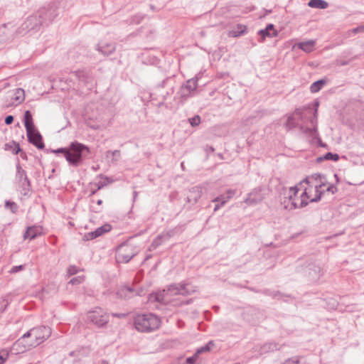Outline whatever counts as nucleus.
<instances>
[{
    "instance_id": "37",
    "label": "nucleus",
    "mask_w": 364,
    "mask_h": 364,
    "mask_svg": "<svg viewBox=\"0 0 364 364\" xmlns=\"http://www.w3.org/2000/svg\"><path fill=\"white\" fill-rule=\"evenodd\" d=\"M246 27L243 26H240L237 28V31H232L231 32V36L233 37H238L242 35L245 32Z\"/></svg>"
},
{
    "instance_id": "16",
    "label": "nucleus",
    "mask_w": 364,
    "mask_h": 364,
    "mask_svg": "<svg viewBox=\"0 0 364 364\" xmlns=\"http://www.w3.org/2000/svg\"><path fill=\"white\" fill-rule=\"evenodd\" d=\"M12 105H18L21 104L25 100L24 90L21 88H17L13 90L11 95Z\"/></svg>"
},
{
    "instance_id": "60",
    "label": "nucleus",
    "mask_w": 364,
    "mask_h": 364,
    "mask_svg": "<svg viewBox=\"0 0 364 364\" xmlns=\"http://www.w3.org/2000/svg\"><path fill=\"white\" fill-rule=\"evenodd\" d=\"M162 105H164V102H161L159 103V107H161Z\"/></svg>"
},
{
    "instance_id": "42",
    "label": "nucleus",
    "mask_w": 364,
    "mask_h": 364,
    "mask_svg": "<svg viewBox=\"0 0 364 364\" xmlns=\"http://www.w3.org/2000/svg\"><path fill=\"white\" fill-rule=\"evenodd\" d=\"M55 154L61 153L64 155L65 159L67 160V157H68L69 154V146L68 148H60L55 150L52 151Z\"/></svg>"
},
{
    "instance_id": "22",
    "label": "nucleus",
    "mask_w": 364,
    "mask_h": 364,
    "mask_svg": "<svg viewBox=\"0 0 364 364\" xmlns=\"http://www.w3.org/2000/svg\"><path fill=\"white\" fill-rule=\"evenodd\" d=\"M308 6L311 8L325 9L328 6V4L324 0H310Z\"/></svg>"
},
{
    "instance_id": "64",
    "label": "nucleus",
    "mask_w": 364,
    "mask_h": 364,
    "mask_svg": "<svg viewBox=\"0 0 364 364\" xmlns=\"http://www.w3.org/2000/svg\"><path fill=\"white\" fill-rule=\"evenodd\" d=\"M181 168H183V163H181Z\"/></svg>"
},
{
    "instance_id": "51",
    "label": "nucleus",
    "mask_w": 364,
    "mask_h": 364,
    "mask_svg": "<svg viewBox=\"0 0 364 364\" xmlns=\"http://www.w3.org/2000/svg\"><path fill=\"white\" fill-rule=\"evenodd\" d=\"M235 194V190H232V189H229L227 191V198L228 199H230Z\"/></svg>"
},
{
    "instance_id": "9",
    "label": "nucleus",
    "mask_w": 364,
    "mask_h": 364,
    "mask_svg": "<svg viewBox=\"0 0 364 364\" xmlns=\"http://www.w3.org/2000/svg\"><path fill=\"white\" fill-rule=\"evenodd\" d=\"M267 193V190L264 187L255 188L247 195L245 203L248 205H255L265 198Z\"/></svg>"
},
{
    "instance_id": "57",
    "label": "nucleus",
    "mask_w": 364,
    "mask_h": 364,
    "mask_svg": "<svg viewBox=\"0 0 364 364\" xmlns=\"http://www.w3.org/2000/svg\"><path fill=\"white\" fill-rule=\"evenodd\" d=\"M164 83H165V80H164V81L161 82V84L159 85H158V87H157V88L163 87H164Z\"/></svg>"
},
{
    "instance_id": "27",
    "label": "nucleus",
    "mask_w": 364,
    "mask_h": 364,
    "mask_svg": "<svg viewBox=\"0 0 364 364\" xmlns=\"http://www.w3.org/2000/svg\"><path fill=\"white\" fill-rule=\"evenodd\" d=\"M117 294L120 297H123L124 299H129L133 296L134 291L131 287H124L122 288Z\"/></svg>"
},
{
    "instance_id": "18",
    "label": "nucleus",
    "mask_w": 364,
    "mask_h": 364,
    "mask_svg": "<svg viewBox=\"0 0 364 364\" xmlns=\"http://www.w3.org/2000/svg\"><path fill=\"white\" fill-rule=\"evenodd\" d=\"M116 49L115 44L113 43L101 42L97 46V50L105 55L112 54Z\"/></svg>"
},
{
    "instance_id": "6",
    "label": "nucleus",
    "mask_w": 364,
    "mask_h": 364,
    "mask_svg": "<svg viewBox=\"0 0 364 364\" xmlns=\"http://www.w3.org/2000/svg\"><path fill=\"white\" fill-rule=\"evenodd\" d=\"M90 148L77 141L71 142L69 145V154L67 157L68 164L74 167L82 164L83 160L90 154Z\"/></svg>"
},
{
    "instance_id": "54",
    "label": "nucleus",
    "mask_w": 364,
    "mask_h": 364,
    "mask_svg": "<svg viewBox=\"0 0 364 364\" xmlns=\"http://www.w3.org/2000/svg\"><path fill=\"white\" fill-rule=\"evenodd\" d=\"M314 139H318V141L319 146H322V147H326V144H323V143L321 141V139H320V137H319V136H318V135L317 136V137H316V138H314Z\"/></svg>"
},
{
    "instance_id": "25",
    "label": "nucleus",
    "mask_w": 364,
    "mask_h": 364,
    "mask_svg": "<svg viewBox=\"0 0 364 364\" xmlns=\"http://www.w3.org/2000/svg\"><path fill=\"white\" fill-rule=\"evenodd\" d=\"M326 80L323 79H321V80H317V81L313 82L310 86V91L312 93L318 92V91H320L322 89V87L326 84Z\"/></svg>"
},
{
    "instance_id": "61",
    "label": "nucleus",
    "mask_w": 364,
    "mask_h": 364,
    "mask_svg": "<svg viewBox=\"0 0 364 364\" xmlns=\"http://www.w3.org/2000/svg\"><path fill=\"white\" fill-rule=\"evenodd\" d=\"M169 93L168 92H166V95L164 96V100H165L166 98V96L168 95Z\"/></svg>"
},
{
    "instance_id": "35",
    "label": "nucleus",
    "mask_w": 364,
    "mask_h": 364,
    "mask_svg": "<svg viewBox=\"0 0 364 364\" xmlns=\"http://www.w3.org/2000/svg\"><path fill=\"white\" fill-rule=\"evenodd\" d=\"M6 147L7 149H11L14 154H18V153L21 152V149L20 148V146L18 143H16L15 141H12V144L9 145V144H6Z\"/></svg>"
},
{
    "instance_id": "24",
    "label": "nucleus",
    "mask_w": 364,
    "mask_h": 364,
    "mask_svg": "<svg viewBox=\"0 0 364 364\" xmlns=\"http://www.w3.org/2000/svg\"><path fill=\"white\" fill-rule=\"evenodd\" d=\"M28 178L26 175V172L23 169L19 162L16 164V180L18 182L23 181V179H26Z\"/></svg>"
},
{
    "instance_id": "26",
    "label": "nucleus",
    "mask_w": 364,
    "mask_h": 364,
    "mask_svg": "<svg viewBox=\"0 0 364 364\" xmlns=\"http://www.w3.org/2000/svg\"><path fill=\"white\" fill-rule=\"evenodd\" d=\"M20 187L22 188L21 193L24 196H27L31 191V182L28 178L18 182Z\"/></svg>"
},
{
    "instance_id": "48",
    "label": "nucleus",
    "mask_w": 364,
    "mask_h": 364,
    "mask_svg": "<svg viewBox=\"0 0 364 364\" xmlns=\"http://www.w3.org/2000/svg\"><path fill=\"white\" fill-rule=\"evenodd\" d=\"M354 34L358 33H363L364 32V25L358 26L351 31Z\"/></svg>"
},
{
    "instance_id": "36",
    "label": "nucleus",
    "mask_w": 364,
    "mask_h": 364,
    "mask_svg": "<svg viewBox=\"0 0 364 364\" xmlns=\"http://www.w3.org/2000/svg\"><path fill=\"white\" fill-rule=\"evenodd\" d=\"M5 207L11 210L13 213H15L18 210V205L16 203L9 200L6 201Z\"/></svg>"
},
{
    "instance_id": "52",
    "label": "nucleus",
    "mask_w": 364,
    "mask_h": 364,
    "mask_svg": "<svg viewBox=\"0 0 364 364\" xmlns=\"http://www.w3.org/2000/svg\"><path fill=\"white\" fill-rule=\"evenodd\" d=\"M349 63V61L347 60H337L336 65H346Z\"/></svg>"
},
{
    "instance_id": "32",
    "label": "nucleus",
    "mask_w": 364,
    "mask_h": 364,
    "mask_svg": "<svg viewBox=\"0 0 364 364\" xmlns=\"http://www.w3.org/2000/svg\"><path fill=\"white\" fill-rule=\"evenodd\" d=\"M184 85H185L184 89H188L191 92H193L194 90H196V88L198 87V79L197 78L196 79H195V78L190 79L186 81V83Z\"/></svg>"
},
{
    "instance_id": "33",
    "label": "nucleus",
    "mask_w": 364,
    "mask_h": 364,
    "mask_svg": "<svg viewBox=\"0 0 364 364\" xmlns=\"http://www.w3.org/2000/svg\"><path fill=\"white\" fill-rule=\"evenodd\" d=\"M111 230V225L109 224H105L98 228H97L95 231V235L97 237H100L104 233L108 232Z\"/></svg>"
},
{
    "instance_id": "14",
    "label": "nucleus",
    "mask_w": 364,
    "mask_h": 364,
    "mask_svg": "<svg viewBox=\"0 0 364 364\" xmlns=\"http://www.w3.org/2000/svg\"><path fill=\"white\" fill-rule=\"evenodd\" d=\"M258 35L260 36V42H263L266 37H276L278 35L277 31L274 30V25L272 23L268 24L264 29H261L258 31Z\"/></svg>"
},
{
    "instance_id": "1",
    "label": "nucleus",
    "mask_w": 364,
    "mask_h": 364,
    "mask_svg": "<svg viewBox=\"0 0 364 364\" xmlns=\"http://www.w3.org/2000/svg\"><path fill=\"white\" fill-rule=\"evenodd\" d=\"M323 186L324 184L316 185L314 190L311 186L306 188L299 196L298 195L299 190L296 186L284 189L281 203L284 208L291 210L303 208L309 202H317L321 198L322 191L321 188Z\"/></svg>"
},
{
    "instance_id": "29",
    "label": "nucleus",
    "mask_w": 364,
    "mask_h": 364,
    "mask_svg": "<svg viewBox=\"0 0 364 364\" xmlns=\"http://www.w3.org/2000/svg\"><path fill=\"white\" fill-rule=\"evenodd\" d=\"M111 156V161L112 163H116L121 158V152L119 150H114L113 151H108L106 153V157L109 158Z\"/></svg>"
},
{
    "instance_id": "44",
    "label": "nucleus",
    "mask_w": 364,
    "mask_h": 364,
    "mask_svg": "<svg viewBox=\"0 0 364 364\" xmlns=\"http://www.w3.org/2000/svg\"><path fill=\"white\" fill-rule=\"evenodd\" d=\"M300 360L298 357H293L287 359L283 364H299Z\"/></svg>"
},
{
    "instance_id": "3",
    "label": "nucleus",
    "mask_w": 364,
    "mask_h": 364,
    "mask_svg": "<svg viewBox=\"0 0 364 364\" xmlns=\"http://www.w3.org/2000/svg\"><path fill=\"white\" fill-rule=\"evenodd\" d=\"M50 334L51 329L48 326L33 328L14 343L13 350H18L17 353L26 351L44 342Z\"/></svg>"
},
{
    "instance_id": "2",
    "label": "nucleus",
    "mask_w": 364,
    "mask_h": 364,
    "mask_svg": "<svg viewBox=\"0 0 364 364\" xmlns=\"http://www.w3.org/2000/svg\"><path fill=\"white\" fill-rule=\"evenodd\" d=\"M311 109H296L295 112L290 115L285 124L287 130H291L296 127L303 133L312 138L318 136L317 130V110L316 109L311 114Z\"/></svg>"
},
{
    "instance_id": "5",
    "label": "nucleus",
    "mask_w": 364,
    "mask_h": 364,
    "mask_svg": "<svg viewBox=\"0 0 364 364\" xmlns=\"http://www.w3.org/2000/svg\"><path fill=\"white\" fill-rule=\"evenodd\" d=\"M160 318L154 314H143L135 316L134 324L136 329L140 332H151L160 326Z\"/></svg>"
},
{
    "instance_id": "31",
    "label": "nucleus",
    "mask_w": 364,
    "mask_h": 364,
    "mask_svg": "<svg viewBox=\"0 0 364 364\" xmlns=\"http://www.w3.org/2000/svg\"><path fill=\"white\" fill-rule=\"evenodd\" d=\"M102 200L101 199H98L97 200L92 199L90 202V208L92 211L99 213L102 210Z\"/></svg>"
},
{
    "instance_id": "10",
    "label": "nucleus",
    "mask_w": 364,
    "mask_h": 364,
    "mask_svg": "<svg viewBox=\"0 0 364 364\" xmlns=\"http://www.w3.org/2000/svg\"><path fill=\"white\" fill-rule=\"evenodd\" d=\"M135 255L132 247L128 245H122L119 247L117 253V259L119 262L127 263Z\"/></svg>"
},
{
    "instance_id": "62",
    "label": "nucleus",
    "mask_w": 364,
    "mask_h": 364,
    "mask_svg": "<svg viewBox=\"0 0 364 364\" xmlns=\"http://www.w3.org/2000/svg\"><path fill=\"white\" fill-rule=\"evenodd\" d=\"M210 150L214 151V149L213 147L210 148Z\"/></svg>"
},
{
    "instance_id": "53",
    "label": "nucleus",
    "mask_w": 364,
    "mask_h": 364,
    "mask_svg": "<svg viewBox=\"0 0 364 364\" xmlns=\"http://www.w3.org/2000/svg\"><path fill=\"white\" fill-rule=\"evenodd\" d=\"M112 316L117 317V318H124L126 316L125 314H112Z\"/></svg>"
},
{
    "instance_id": "13",
    "label": "nucleus",
    "mask_w": 364,
    "mask_h": 364,
    "mask_svg": "<svg viewBox=\"0 0 364 364\" xmlns=\"http://www.w3.org/2000/svg\"><path fill=\"white\" fill-rule=\"evenodd\" d=\"M42 227L38 225L29 226L23 235L24 240H33L42 234Z\"/></svg>"
},
{
    "instance_id": "12",
    "label": "nucleus",
    "mask_w": 364,
    "mask_h": 364,
    "mask_svg": "<svg viewBox=\"0 0 364 364\" xmlns=\"http://www.w3.org/2000/svg\"><path fill=\"white\" fill-rule=\"evenodd\" d=\"M202 196V187L200 186H196L191 188L186 196V201L191 205H194L198 203V200Z\"/></svg>"
},
{
    "instance_id": "55",
    "label": "nucleus",
    "mask_w": 364,
    "mask_h": 364,
    "mask_svg": "<svg viewBox=\"0 0 364 364\" xmlns=\"http://www.w3.org/2000/svg\"><path fill=\"white\" fill-rule=\"evenodd\" d=\"M21 153V157L23 159H27V155L26 153L21 151L20 152Z\"/></svg>"
},
{
    "instance_id": "17",
    "label": "nucleus",
    "mask_w": 364,
    "mask_h": 364,
    "mask_svg": "<svg viewBox=\"0 0 364 364\" xmlns=\"http://www.w3.org/2000/svg\"><path fill=\"white\" fill-rule=\"evenodd\" d=\"M171 237L170 232H162L152 242L150 250H155L160 246L163 242L168 241Z\"/></svg>"
},
{
    "instance_id": "19",
    "label": "nucleus",
    "mask_w": 364,
    "mask_h": 364,
    "mask_svg": "<svg viewBox=\"0 0 364 364\" xmlns=\"http://www.w3.org/2000/svg\"><path fill=\"white\" fill-rule=\"evenodd\" d=\"M316 46V41L315 40H309L307 41L304 42H300L298 43H296L294 45V47H296L303 51L306 53H311L314 50Z\"/></svg>"
},
{
    "instance_id": "39",
    "label": "nucleus",
    "mask_w": 364,
    "mask_h": 364,
    "mask_svg": "<svg viewBox=\"0 0 364 364\" xmlns=\"http://www.w3.org/2000/svg\"><path fill=\"white\" fill-rule=\"evenodd\" d=\"M9 358V351L6 349L0 350V364H4Z\"/></svg>"
},
{
    "instance_id": "63",
    "label": "nucleus",
    "mask_w": 364,
    "mask_h": 364,
    "mask_svg": "<svg viewBox=\"0 0 364 364\" xmlns=\"http://www.w3.org/2000/svg\"><path fill=\"white\" fill-rule=\"evenodd\" d=\"M210 150L214 151V149L213 147L210 148Z\"/></svg>"
},
{
    "instance_id": "40",
    "label": "nucleus",
    "mask_w": 364,
    "mask_h": 364,
    "mask_svg": "<svg viewBox=\"0 0 364 364\" xmlns=\"http://www.w3.org/2000/svg\"><path fill=\"white\" fill-rule=\"evenodd\" d=\"M229 199H228L227 196L225 195H221L220 196L216 197L213 200V202L214 203H220L221 205H224Z\"/></svg>"
},
{
    "instance_id": "59",
    "label": "nucleus",
    "mask_w": 364,
    "mask_h": 364,
    "mask_svg": "<svg viewBox=\"0 0 364 364\" xmlns=\"http://www.w3.org/2000/svg\"><path fill=\"white\" fill-rule=\"evenodd\" d=\"M101 364H109V363L107 360H102Z\"/></svg>"
},
{
    "instance_id": "45",
    "label": "nucleus",
    "mask_w": 364,
    "mask_h": 364,
    "mask_svg": "<svg viewBox=\"0 0 364 364\" xmlns=\"http://www.w3.org/2000/svg\"><path fill=\"white\" fill-rule=\"evenodd\" d=\"M83 279H84L83 277H73L72 279H70V283L72 284H80L82 282Z\"/></svg>"
},
{
    "instance_id": "4",
    "label": "nucleus",
    "mask_w": 364,
    "mask_h": 364,
    "mask_svg": "<svg viewBox=\"0 0 364 364\" xmlns=\"http://www.w3.org/2000/svg\"><path fill=\"white\" fill-rule=\"evenodd\" d=\"M196 291V287L189 283H179L171 284L167 289L156 294L155 299L161 303H167L169 301L168 297L175 295L188 296Z\"/></svg>"
},
{
    "instance_id": "30",
    "label": "nucleus",
    "mask_w": 364,
    "mask_h": 364,
    "mask_svg": "<svg viewBox=\"0 0 364 364\" xmlns=\"http://www.w3.org/2000/svg\"><path fill=\"white\" fill-rule=\"evenodd\" d=\"M320 184H324V186H322V188H321V190L322 191L321 196L323 194H324L326 192H328V193H331V194H334L335 193H336L338 191L337 187L333 184H329V185L326 186V183L324 182H321Z\"/></svg>"
},
{
    "instance_id": "34",
    "label": "nucleus",
    "mask_w": 364,
    "mask_h": 364,
    "mask_svg": "<svg viewBox=\"0 0 364 364\" xmlns=\"http://www.w3.org/2000/svg\"><path fill=\"white\" fill-rule=\"evenodd\" d=\"M215 346V343L213 341H209L206 345L202 346L197 349L196 353L198 355L200 353L208 352L211 350V348Z\"/></svg>"
},
{
    "instance_id": "43",
    "label": "nucleus",
    "mask_w": 364,
    "mask_h": 364,
    "mask_svg": "<svg viewBox=\"0 0 364 364\" xmlns=\"http://www.w3.org/2000/svg\"><path fill=\"white\" fill-rule=\"evenodd\" d=\"M95 231H92V232H87V233H85L83 237H82V240L84 241H89V240H92L93 239H95L97 238V235H95Z\"/></svg>"
},
{
    "instance_id": "7",
    "label": "nucleus",
    "mask_w": 364,
    "mask_h": 364,
    "mask_svg": "<svg viewBox=\"0 0 364 364\" xmlns=\"http://www.w3.org/2000/svg\"><path fill=\"white\" fill-rule=\"evenodd\" d=\"M58 16V11L54 6L43 7L38 10L36 16H30L27 19L28 23H31L36 21L38 18V22L35 23L33 28L38 25H48L50 23Z\"/></svg>"
},
{
    "instance_id": "50",
    "label": "nucleus",
    "mask_w": 364,
    "mask_h": 364,
    "mask_svg": "<svg viewBox=\"0 0 364 364\" xmlns=\"http://www.w3.org/2000/svg\"><path fill=\"white\" fill-rule=\"evenodd\" d=\"M14 122V117L12 115H8L5 118V124L7 125L11 124Z\"/></svg>"
},
{
    "instance_id": "21",
    "label": "nucleus",
    "mask_w": 364,
    "mask_h": 364,
    "mask_svg": "<svg viewBox=\"0 0 364 364\" xmlns=\"http://www.w3.org/2000/svg\"><path fill=\"white\" fill-rule=\"evenodd\" d=\"M23 122L26 132H29L30 130L36 128L33 121L32 114L29 110H26L24 113Z\"/></svg>"
},
{
    "instance_id": "20",
    "label": "nucleus",
    "mask_w": 364,
    "mask_h": 364,
    "mask_svg": "<svg viewBox=\"0 0 364 364\" xmlns=\"http://www.w3.org/2000/svg\"><path fill=\"white\" fill-rule=\"evenodd\" d=\"M321 267L314 264L309 265L308 268V275L309 279L315 282L317 281L321 276Z\"/></svg>"
},
{
    "instance_id": "38",
    "label": "nucleus",
    "mask_w": 364,
    "mask_h": 364,
    "mask_svg": "<svg viewBox=\"0 0 364 364\" xmlns=\"http://www.w3.org/2000/svg\"><path fill=\"white\" fill-rule=\"evenodd\" d=\"M184 88H185V85L181 86V87L178 92V95H180L181 97L186 99L188 97L190 96V95L191 94L192 92H191L188 89H184Z\"/></svg>"
},
{
    "instance_id": "28",
    "label": "nucleus",
    "mask_w": 364,
    "mask_h": 364,
    "mask_svg": "<svg viewBox=\"0 0 364 364\" xmlns=\"http://www.w3.org/2000/svg\"><path fill=\"white\" fill-rule=\"evenodd\" d=\"M340 159V156L337 154H333L331 152H328L323 156H320L317 159L318 162L323 161L324 160H331L333 161H337Z\"/></svg>"
},
{
    "instance_id": "11",
    "label": "nucleus",
    "mask_w": 364,
    "mask_h": 364,
    "mask_svg": "<svg viewBox=\"0 0 364 364\" xmlns=\"http://www.w3.org/2000/svg\"><path fill=\"white\" fill-rule=\"evenodd\" d=\"M28 141L36 146L39 149H43L45 146L43 142L42 136L39 132L36 129H32L29 132H26Z\"/></svg>"
},
{
    "instance_id": "23",
    "label": "nucleus",
    "mask_w": 364,
    "mask_h": 364,
    "mask_svg": "<svg viewBox=\"0 0 364 364\" xmlns=\"http://www.w3.org/2000/svg\"><path fill=\"white\" fill-rule=\"evenodd\" d=\"M261 350L263 353H269V352L279 350H280V346L277 343L270 342V343L264 344L262 346Z\"/></svg>"
},
{
    "instance_id": "47",
    "label": "nucleus",
    "mask_w": 364,
    "mask_h": 364,
    "mask_svg": "<svg viewBox=\"0 0 364 364\" xmlns=\"http://www.w3.org/2000/svg\"><path fill=\"white\" fill-rule=\"evenodd\" d=\"M79 271V269H77V267L75 266H70L68 269V273L70 274V275H73L76 273H77Z\"/></svg>"
},
{
    "instance_id": "58",
    "label": "nucleus",
    "mask_w": 364,
    "mask_h": 364,
    "mask_svg": "<svg viewBox=\"0 0 364 364\" xmlns=\"http://www.w3.org/2000/svg\"><path fill=\"white\" fill-rule=\"evenodd\" d=\"M315 107H316V109H314V111L316 109L317 110V107H318V102H315Z\"/></svg>"
},
{
    "instance_id": "8",
    "label": "nucleus",
    "mask_w": 364,
    "mask_h": 364,
    "mask_svg": "<svg viewBox=\"0 0 364 364\" xmlns=\"http://www.w3.org/2000/svg\"><path fill=\"white\" fill-rule=\"evenodd\" d=\"M88 319L97 327H102L109 322V314L105 312L101 308H95L93 311H89Z\"/></svg>"
},
{
    "instance_id": "56",
    "label": "nucleus",
    "mask_w": 364,
    "mask_h": 364,
    "mask_svg": "<svg viewBox=\"0 0 364 364\" xmlns=\"http://www.w3.org/2000/svg\"><path fill=\"white\" fill-rule=\"evenodd\" d=\"M223 205H221V203H218L215 205V208H214V211H217L220 207H222Z\"/></svg>"
},
{
    "instance_id": "15",
    "label": "nucleus",
    "mask_w": 364,
    "mask_h": 364,
    "mask_svg": "<svg viewBox=\"0 0 364 364\" xmlns=\"http://www.w3.org/2000/svg\"><path fill=\"white\" fill-rule=\"evenodd\" d=\"M99 178L100 179L98 181L92 184V186L95 187L91 188L90 194V196L95 195L99 190L102 189L109 183V178L106 176H100Z\"/></svg>"
},
{
    "instance_id": "41",
    "label": "nucleus",
    "mask_w": 364,
    "mask_h": 364,
    "mask_svg": "<svg viewBox=\"0 0 364 364\" xmlns=\"http://www.w3.org/2000/svg\"><path fill=\"white\" fill-rule=\"evenodd\" d=\"M189 123L192 127H196L200 123V117L195 115L194 117L188 119Z\"/></svg>"
},
{
    "instance_id": "49",
    "label": "nucleus",
    "mask_w": 364,
    "mask_h": 364,
    "mask_svg": "<svg viewBox=\"0 0 364 364\" xmlns=\"http://www.w3.org/2000/svg\"><path fill=\"white\" fill-rule=\"evenodd\" d=\"M23 269V265H18V266H14L11 270H10V272L11 273H16L21 270H22Z\"/></svg>"
},
{
    "instance_id": "46",
    "label": "nucleus",
    "mask_w": 364,
    "mask_h": 364,
    "mask_svg": "<svg viewBox=\"0 0 364 364\" xmlns=\"http://www.w3.org/2000/svg\"><path fill=\"white\" fill-rule=\"evenodd\" d=\"M198 355L195 353L194 355L191 357L186 358V363L188 364H194L198 358Z\"/></svg>"
}]
</instances>
